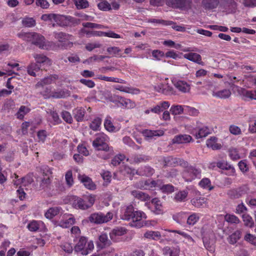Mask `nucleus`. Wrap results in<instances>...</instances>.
<instances>
[{
    "label": "nucleus",
    "mask_w": 256,
    "mask_h": 256,
    "mask_svg": "<svg viewBox=\"0 0 256 256\" xmlns=\"http://www.w3.org/2000/svg\"><path fill=\"white\" fill-rule=\"evenodd\" d=\"M180 164L186 168L182 176L186 182H192L196 178H200L201 170L192 166H188L187 162L176 158L168 157L164 159V165L166 166H176Z\"/></svg>",
    "instance_id": "obj_1"
},
{
    "label": "nucleus",
    "mask_w": 256,
    "mask_h": 256,
    "mask_svg": "<svg viewBox=\"0 0 256 256\" xmlns=\"http://www.w3.org/2000/svg\"><path fill=\"white\" fill-rule=\"evenodd\" d=\"M18 38L37 46L43 50H56V46L52 42L46 40L44 37L36 32H21L18 34Z\"/></svg>",
    "instance_id": "obj_2"
},
{
    "label": "nucleus",
    "mask_w": 256,
    "mask_h": 256,
    "mask_svg": "<svg viewBox=\"0 0 256 256\" xmlns=\"http://www.w3.org/2000/svg\"><path fill=\"white\" fill-rule=\"evenodd\" d=\"M136 187L140 189L160 190L162 192L170 194L174 191V187L170 184H164L160 180L140 181L136 184Z\"/></svg>",
    "instance_id": "obj_3"
},
{
    "label": "nucleus",
    "mask_w": 256,
    "mask_h": 256,
    "mask_svg": "<svg viewBox=\"0 0 256 256\" xmlns=\"http://www.w3.org/2000/svg\"><path fill=\"white\" fill-rule=\"evenodd\" d=\"M95 196L88 195L81 198L72 196L70 198V203L72 207L78 210H86L90 208L94 203Z\"/></svg>",
    "instance_id": "obj_4"
},
{
    "label": "nucleus",
    "mask_w": 256,
    "mask_h": 256,
    "mask_svg": "<svg viewBox=\"0 0 256 256\" xmlns=\"http://www.w3.org/2000/svg\"><path fill=\"white\" fill-rule=\"evenodd\" d=\"M94 248L93 242L92 240L88 241L86 237L82 236L75 246L74 250L78 254L86 256L90 253Z\"/></svg>",
    "instance_id": "obj_5"
},
{
    "label": "nucleus",
    "mask_w": 256,
    "mask_h": 256,
    "mask_svg": "<svg viewBox=\"0 0 256 256\" xmlns=\"http://www.w3.org/2000/svg\"><path fill=\"white\" fill-rule=\"evenodd\" d=\"M108 138L104 133H99L96 134V138L92 142V146L98 150L112 151V148H110L106 144Z\"/></svg>",
    "instance_id": "obj_6"
},
{
    "label": "nucleus",
    "mask_w": 256,
    "mask_h": 256,
    "mask_svg": "<svg viewBox=\"0 0 256 256\" xmlns=\"http://www.w3.org/2000/svg\"><path fill=\"white\" fill-rule=\"evenodd\" d=\"M54 36L56 40L62 43V44L58 46V48H66L68 47L70 48L72 46V42H70L72 40V36L71 35L62 32H56L54 33Z\"/></svg>",
    "instance_id": "obj_7"
},
{
    "label": "nucleus",
    "mask_w": 256,
    "mask_h": 256,
    "mask_svg": "<svg viewBox=\"0 0 256 256\" xmlns=\"http://www.w3.org/2000/svg\"><path fill=\"white\" fill-rule=\"evenodd\" d=\"M114 214L111 212H108L106 214H104L101 212L94 213L89 216L88 219L91 222L102 224L107 222L111 220Z\"/></svg>",
    "instance_id": "obj_8"
},
{
    "label": "nucleus",
    "mask_w": 256,
    "mask_h": 256,
    "mask_svg": "<svg viewBox=\"0 0 256 256\" xmlns=\"http://www.w3.org/2000/svg\"><path fill=\"white\" fill-rule=\"evenodd\" d=\"M146 214L141 210H136L134 212L132 216V226L140 228L145 224L144 221L146 219Z\"/></svg>",
    "instance_id": "obj_9"
},
{
    "label": "nucleus",
    "mask_w": 256,
    "mask_h": 256,
    "mask_svg": "<svg viewBox=\"0 0 256 256\" xmlns=\"http://www.w3.org/2000/svg\"><path fill=\"white\" fill-rule=\"evenodd\" d=\"M168 78H166L164 82L154 86V90L160 93L166 95H172L174 94V88L170 86L168 82Z\"/></svg>",
    "instance_id": "obj_10"
},
{
    "label": "nucleus",
    "mask_w": 256,
    "mask_h": 256,
    "mask_svg": "<svg viewBox=\"0 0 256 256\" xmlns=\"http://www.w3.org/2000/svg\"><path fill=\"white\" fill-rule=\"evenodd\" d=\"M91 108L90 107L77 108L74 110V118L78 122H81L85 119H88L90 115L88 112L90 113Z\"/></svg>",
    "instance_id": "obj_11"
},
{
    "label": "nucleus",
    "mask_w": 256,
    "mask_h": 256,
    "mask_svg": "<svg viewBox=\"0 0 256 256\" xmlns=\"http://www.w3.org/2000/svg\"><path fill=\"white\" fill-rule=\"evenodd\" d=\"M152 212L156 214L163 212V208L160 201L157 198H153L149 204H146Z\"/></svg>",
    "instance_id": "obj_12"
},
{
    "label": "nucleus",
    "mask_w": 256,
    "mask_h": 256,
    "mask_svg": "<svg viewBox=\"0 0 256 256\" xmlns=\"http://www.w3.org/2000/svg\"><path fill=\"white\" fill-rule=\"evenodd\" d=\"M46 90H47L46 92V93L44 94L45 98H48L50 97L57 98H64L70 95V92L68 90H60L53 92H51L50 88H46Z\"/></svg>",
    "instance_id": "obj_13"
},
{
    "label": "nucleus",
    "mask_w": 256,
    "mask_h": 256,
    "mask_svg": "<svg viewBox=\"0 0 256 256\" xmlns=\"http://www.w3.org/2000/svg\"><path fill=\"white\" fill-rule=\"evenodd\" d=\"M75 219L72 214H64L62 216V220L58 222V226L62 228H67L74 224Z\"/></svg>",
    "instance_id": "obj_14"
},
{
    "label": "nucleus",
    "mask_w": 256,
    "mask_h": 256,
    "mask_svg": "<svg viewBox=\"0 0 256 256\" xmlns=\"http://www.w3.org/2000/svg\"><path fill=\"white\" fill-rule=\"evenodd\" d=\"M36 64L41 66H44L48 67L52 64V60L46 57V56L42 54H34L33 55Z\"/></svg>",
    "instance_id": "obj_15"
},
{
    "label": "nucleus",
    "mask_w": 256,
    "mask_h": 256,
    "mask_svg": "<svg viewBox=\"0 0 256 256\" xmlns=\"http://www.w3.org/2000/svg\"><path fill=\"white\" fill-rule=\"evenodd\" d=\"M203 242L205 248L210 252H213L215 250V239L212 234H209L208 236H204L203 238Z\"/></svg>",
    "instance_id": "obj_16"
},
{
    "label": "nucleus",
    "mask_w": 256,
    "mask_h": 256,
    "mask_svg": "<svg viewBox=\"0 0 256 256\" xmlns=\"http://www.w3.org/2000/svg\"><path fill=\"white\" fill-rule=\"evenodd\" d=\"M63 210L60 206L52 207L48 208L44 212L45 217L48 220H52L54 216L58 215H62Z\"/></svg>",
    "instance_id": "obj_17"
},
{
    "label": "nucleus",
    "mask_w": 256,
    "mask_h": 256,
    "mask_svg": "<svg viewBox=\"0 0 256 256\" xmlns=\"http://www.w3.org/2000/svg\"><path fill=\"white\" fill-rule=\"evenodd\" d=\"M248 191V187L246 186H243L238 188L231 190L229 192V194L232 198H237L247 194Z\"/></svg>",
    "instance_id": "obj_18"
},
{
    "label": "nucleus",
    "mask_w": 256,
    "mask_h": 256,
    "mask_svg": "<svg viewBox=\"0 0 256 256\" xmlns=\"http://www.w3.org/2000/svg\"><path fill=\"white\" fill-rule=\"evenodd\" d=\"M78 179L86 188L92 190L96 188V185L92 182V179L86 175L80 174L78 176Z\"/></svg>",
    "instance_id": "obj_19"
},
{
    "label": "nucleus",
    "mask_w": 256,
    "mask_h": 256,
    "mask_svg": "<svg viewBox=\"0 0 256 256\" xmlns=\"http://www.w3.org/2000/svg\"><path fill=\"white\" fill-rule=\"evenodd\" d=\"M172 82L175 87L182 92H188L190 89V85L184 80H172Z\"/></svg>",
    "instance_id": "obj_20"
},
{
    "label": "nucleus",
    "mask_w": 256,
    "mask_h": 256,
    "mask_svg": "<svg viewBox=\"0 0 256 256\" xmlns=\"http://www.w3.org/2000/svg\"><path fill=\"white\" fill-rule=\"evenodd\" d=\"M28 229L32 232L42 230L44 228V224L42 221L32 220L27 226Z\"/></svg>",
    "instance_id": "obj_21"
},
{
    "label": "nucleus",
    "mask_w": 256,
    "mask_h": 256,
    "mask_svg": "<svg viewBox=\"0 0 256 256\" xmlns=\"http://www.w3.org/2000/svg\"><path fill=\"white\" fill-rule=\"evenodd\" d=\"M206 144L213 150H220L222 148L221 144L218 142V138L215 136H211L207 140Z\"/></svg>",
    "instance_id": "obj_22"
},
{
    "label": "nucleus",
    "mask_w": 256,
    "mask_h": 256,
    "mask_svg": "<svg viewBox=\"0 0 256 256\" xmlns=\"http://www.w3.org/2000/svg\"><path fill=\"white\" fill-rule=\"evenodd\" d=\"M134 212V208L132 205L124 208L122 210L121 218L124 220H130L132 218Z\"/></svg>",
    "instance_id": "obj_23"
},
{
    "label": "nucleus",
    "mask_w": 256,
    "mask_h": 256,
    "mask_svg": "<svg viewBox=\"0 0 256 256\" xmlns=\"http://www.w3.org/2000/svg\"><path fill=\"white\" fill-rule=\"evenodd\" d=\"M184 57L189 60L197 63L198 64L204 65V62L202 61L201 56L196 53L189 52L185 54Z\"/></svg>",
    "instance_id": "obj_24"
},
{
    "label": "nucleus",
    "mask_w": 256,
    "mask_h": 256,
    "mask_svg": "<svg viewBox=\"0 0 256 256\" xmlns=\"http://www.w3.org/2000/svg\"><path fill=\"white\" fill-rule=\"evenodd\" d=\"M142 135L147 139L152 138L154 136H160L164 134L162 130H144L142 132Z\"/></svg>",
    "instance_id": "obj_25"
},
{
    "label": "nucleus",
    "mask_w": 256,
    "mask_h": 256,
    "mask_svg": "<svg viewBox=\"0 0 256 256\" xmlns=\"http://www.w3.org/2000/svg\"><path fill=\"white\" fill-rule=\"evenodd\" d=\"M110 241L108 239V236L105 233H102L98 238V240L96 242L98 248H103L110 244Z\"/></svg>",
    "instance_id": "obj_26"
},
{
    "label": "nucleus",
    "mask_w": 256,
    "mask_h": 256,
    "mask_svg": "<svg viewBox=\"0 0 256 256\" xmlns=\"http://www.w3.org/2000/svg\"><path fill=\"white\" fill-rule=\"evenodd\" d=\"M126 234V229L122 227H118L113 229L110 233V238L113 240H116L117 237L122 236Z\"/></svg>",
    "instance_id": "obj_27"
},
{
    "label": "nucleus",
    "mask_w": 256,
    "mask_h": 256,
    "mask_svg": "<svg viewBox=\"0 0 256 256\" xmlns=\"http://www.w3.org/2000/svg\"><path fill=\"white\" fill-rule=\"evenodd\" d=\"M117 100L122 106L127 108H133L136 106L134 102L128 98L117 96Z\"/></svg>",
    "instance_id": "obj_28"
},
{
    "label": "nucleus",
    "mask_w": 256,
    "mask_h": 256,
    "mask_svg": "<svg viewBox=\"0 0 256 256\" xmlns=\"http://www.w3.org/2000/svg\"><path fill=\"white\" fill-rule=\"evenodd\" d=\"M144 236L150 240H158L161 238L162 234L158 231L148 230L144 234Z\"/></svg>",
    "instance_id": "obj_29"
},
{
    "label": "nucleus",
    "mask_w": 256,
    "mask_h": 256,
    "mask_svg": "<svg viewBox=\"0 0 256 256\" xmlns=\"http://www.w3.org/2000/svg\"><path fill=\"white\" fill-rule=\"evenodd\" d=\"M221 2L224 4V6L228 8V12H234L237 7L236 2L241 0H220Z\"/></svg>",
    "instance_id": "obj_30"
},
{
    "label": "nucleus",
    "mask_w": 256,
    "mask_h": 256,
    "mask_svg": "<svg viewBox=\"0 0 256 256\" xmlns=\"http://www.w3.org/2000/svg\"><path fill=\"white\" fill-rule=\"evenodd\" d=\"M54 22L58 26H66L68 24L70 19L65 16L55 14Z\"/></svg>",
    "instance_id": "obj_31"
},
{
    "label": "nucleus",
    "mask_w": 256,
    "mask_h": 256,
    "mask_svg": "<svg viewBox=\"0 0 256 256\" xmlns=\"http://www.w3.org/2000/svg\"><path fill=\"white\" fill-rule=\"evenodd\" d=\"M115 88L120 92L128 93L132 94H138L140 93V90L137 88L131 86H116Z\"/></svg>",
    "instance_id": "obj_32"
},
{
    "label": "nucleus",
    "mask_w": 256,
    "mask_h": 256,
    "mask_svg": "<svg viewBox=\"0 0 256 256\" xmlns=\"http://www.w3.org/2000/svg\"><path fill=\"white\" fill-rule=\"evenodd\" d=\"M93 36H106L114 38H122L120 35L112 32L109 31L108 32H104L101 31H96L94 32L92 34Z\"/></svg>",
    "instance_id": "obj_33"
},
{
    "label": "nucleus",
    "mask_w": 256,
    "mask_h": 256,
    "mask_svg": "<svg viewBox=\"0 0 256 256\" xmlns=\"http://www.w3.org/2000/svg\"><path fill=\"white\" fill-rule=\"evenodd\" d=\"M192 140L191 136L188 134H180L174 136L172 140L174 143L184 144L190 142Z\"/></svg>",
    "instance_id": "obj_34"
},
{
    "label": "nucleus",
    "mask_w": 256,
    "mask_h": 256,
    "mask_svg": "<svg viewBox=\"0 0 256 256\" xmlns=\"http://www.w3.org/2000/svg\"><path fill=\"white\" fill-rule=\"evenodd\" d=\"M184 0H166V4L172 8L182 9L184 7Z\"/></svg>",
    "instance_id": "obj_35"
},
{
    "label": "nucleus",
    "mask_w": 256,
    "mask_h": 256,
    "mask_svg": "<svg viewBox=\"0 0 256 256\" xmlns=\"http://www.w3.org/2000/svg\"><path fill=\"white\" fill-rule=\"evenodd\" d=\"M105 128L110 132H116L120 129L118 126H114L111 121L110 117H106L104 122Z\"/></svg>",
    "instance_id": "obj_36"
},
{
    "label": "nucleus",
    "mask_w": 256,
    "mask_h": 256,
    "mask_svg": "<svg viewBox=\"0 0 256 256\" xmlns=\"http://www.w3.org/2000/svg\"><path fill=\"white\" fill-rule=\"evenodd\" d=\"M231 94V92L228 89H223L218 91L213 92L212 96L220 98H228Z\"/></svg>",
    "instance_id": "obj_37"
},
{
    "label": "nucleus",
    "mask_w": 256,
    "mask_h": 256,
    "mask_svg": "<svg viewBox=\"0 0 256 256\" xmlns=\"http://www.w3.org/2000/svg\"><path fill=\"white\" fill-rule=\"evenodd\" d=\"M40 66L35 62L30 63L27 67L28 74L32 76H36V72L40 70Z\"/></svg>",
    "instance_id": "obj_38"
},
{
    "label": "nucleus",
    "mask_w": 256,
    "mask_h": 256,
    "mask_svg": "<svg viewBox=\"0 0 256 256\" xmlns=\"http://www.w3.org/2000/svg\"><path fill=\"white\" fill-rule=\"evenodd\" d=\"M187 217V213L183 212L176 213L172 216L174 220L180 224H183Z\"/></svg>",
    "instance_id": "obj_39"
},
{
    "label": "nucleus",
    "mask_w": 256,
    "mask_h": 256,
    "mask_svg": "<svg viewBox=\"0 0 256 256\" xmlns=\"http://www.w3.org/2000/svg\"><path fill=\"white\" fill-rule=\"evenodd\" d=\"M131 194L135 198L141 200L146 201L150 198L148 194L139 190H132L131 192Z\"/></svg>",
    "instance_id": "obj_40"
},
{
    "label": "nucleus",
    "mask_w": 256,
    "mask_h": 256,
    "mask_svg": "<svg viewBox=\"0 0 256 256\" xmlns=\"http://www.w3.org/2000/svg\"><path fill=\"white\" fill-rule=\"evenodd\" d=\"M98 79L103 80L106 82H116V83H120V84H125L126 82L120 78L112 77V76H104L102 75H99L98 76L97 78Z\"/></svg>",
    "instance_id": "obj_41"
},
{
    "label": "nucleus",
    "mask_w": 256,
    "mask_h": 256,
    "mask_svg": "<svg viewBox=\"0 0 256 256\" xmlns=\"http://www.w3.org/2000/svg\"><path fill=\"white\" fill-rule=\"evenodd\" d=\"M163 44L170 48H173L177 50H181L184 52H190V48H181V45L178 44H176L174 41L172 40H166L163 42Z\"/></svg>",
    "instance_id": "obj_42"
},
{
    "label": "nucleus",
    "mask_w": 256,
    "mask_h": 256,
    "mask_svg": "<svg viewBox=\"0 0 256 256\" xmlns=\"http://www.w3.org/2000/svg\"><path fill=\"white\" fill-rule=\"evenodd\" d=\"M170 112L172 115H180L184 112V105H172L170 108Z\"/></svg>",
    "instance_id": "obj_43"
},
{
    "label": "nucleus",
    "mask_w": 256,
    "mask_h": 256,
    "mask_svg": "<svg viewBox=\"0 0 256 256\" xmlns=\"http://www.w3.org/2000/svg\"><path fill=\"white\" fill-rule=\"evenodd\" d=\"M154 172V169L148 166L142 167L138 170V174L141 176H150Z\"/></svg>",
    "instance_id": "obj_44"
},
{
    "label": "nucleus",
    "mask_w": 256,
    "mask_h": 256,
    "mask_svg": "<svg viewBox=\"0 0 256 256\" xmlns=\"http://www.w3.org/2000/svg\"><path fill=\"white\" fill-rule=\"evenodd\" d=\"M216 166L222 170H230L232 173L234 172V166L224 160L220 161L217 162Z\"/></svg>",
    "instance_id": "obj_45"
},
{
    "label": "nucleus",
    "mask_w": 256,
    "mask_h": 256,
    "mask_svg": "<svg viewBox=\"0 0 256 256\" xmlns=\"http://www.w3.org/2000/svg\"><path fill=\"white\" fill-rule=\"evenodd\" d=\"M241 236V232L236 230L228 238V240L230 244H236Z\"/></svg>",
    "instance_id": "obj_46"
},
{
    "label": "nucleus",
    "mask_w": 256,
    "mask_h": 256,
    "mask_svg": "<svg viewBox=\"0 0 256 256\" xmlns=\"http://www.w3.org/2000/svg\"><path fill=\"white\" fill-rule=\"evenodd\" d=\"M124 176H128L131 179V176H134V174H138V170L132 169L128 166H125L120 172Z\"/></svg>",
    "instance_id": "obj_47"
},
{
    "label": "nucleus",
    "mask_w": 256,
    "mask_h": 256,
    "mask_svg": "<svg viewBox=\"0 0 256 256\" xmlns=\"http://www.w3.org/2000/svg\"><path fill=\"white\" fill-rule=\"evenodd\" d=\"M98 8L104 12L110 11L112 10L111 4L106 0H102L97 4Z\"/></svg>",
    "instance_id": "obj_48"
},
{
    "label": "nucleus",
    "mask_w": 256,
    "mask_h": 256,
    "mask_svg": "<svg viewBox=\"0 0 256 256\" xmlns=\"http://www.w3.org/2000/svg\"><path fill=\"white\" fill-rule=\"evenodd\" d=\"M188 194V192L186 190L180 191L176 194L174 200L178 202H184Z\"/></svg>",
    "instance_id": "obj_49"
},
{
    "label": "nucleus",
    "mask_w": 256,
    "mask_h": 256,
    "mask_svg": "<svg viewBox=\"0 0 256 256\" xmlns=\"http://www.w3.org/2000/svg\"><path fill=\"white\" fill-rule=\"evenodd\" d=\"M191 202L193 206L197 208L203 206L206 204V199L204 198L199 197L195 198L191 200Z\"/></svg>",
    "instance_id": "obj_50"
},
{
    "label": "nucleus",
    "mask_w": 256,
    "mask_h": 256,
    "mask_svg": "<svg viewBox=\"0 0 256 256\" xmlns=\"http://www.w3.org/2000/svg\"><path fill=\"white\" fill-rule=\"evenodd\" d=\"M106 56L101 55H94L84 62V64H91L94 62H100L102 61Z\"/></svg>",
    "instance_id": "obj_51"
},
{
    "label": "nucleus",
    "mask_w": 256,
    "mask_h": 256,
    "mask_svg": "<svg viewBox=\"0 0 256 256\" xmlns=\"http://www.w3.org/2000/svg\"><path fill=\"white\" fill-rule=\"evenodd\" d=\"M242 94L246 99L256 100V90H242Z\"/></svg>",
    "instance_id": "obj_52"
},
{
    "label": "nucleus",
    "mask_w": 256,
    "mask_h": 256,
    "mask_svg": "<svg viewBox=\"0 0 256 256\" xmlns=\"http://www.w3.org/2000/svg\"><path fill=\"white\" fill-rule=\"evenodd\" d=\"M210 134V130L206 126H203L200 128L198 132L195 134V136L196 138H200L206 137Z\"/></svg>",
    "instance_id": "obj_53"
},
{
    "label": "nucleus",
    "mask_w": 256,
    "mask_h": 256,
    "mask_svg": "<svg viewBox=\"0 0 256 256\" xmlns=\"http://www.w3.org/2000/svg\"><path fill=\"white\" fill-rule=\"evenodd\" d=\"M30 111V109L28 107L24 106H21L16 114L17 118L22 120Z\"/></svg>",
    "instance_id": "obj_54"
},
{
    "label": "nucleus",
    "mask_w": 256,
    "mask_h": 256,
    "mask_svg": "<svg viewBox=\"0 0 256 256\" xmlns=\"http://www.w3.org/2000/svg\"><path fill=\"white\" fill-rule=\"evenodd\" d=\"M245 226L252 228L254 226L252 218L248 214H244L242 216Z\"/></svg>",
    "instance_id": "obj_55"
},
{
    "label": "nucleus",
    "mask_w": 256,
    "mask_h": 256,
    "mask_svg": "<svg viewBox=\"0 0 256 256\" xmlns=\"http://www.w3.org/2000/svg\"><path fill=\"white\" fill-rule=\"evenodd\" d=\"M199 185L204 189L210 190L213 188L210 180L208 178H202L199 182Z\"/></svg>",
    "instance_id": "obj_56"
},
{
    "label": "nucleus",
    "mask_w": 256,
    "mask_h": 256,
    "mask_svg": "<svg viewBox=\"0 0 256 256\" xmlns=\"http://www.w3.org/2000/svg\"><path fill=\"white\" fill-rule=\"evenodd\" d=\"M199 214L194 213L187 217V224L188 225H194L200 219Z\"/></svg>",
    "instance_id": "obj_57"
},
{
    "label": "nucleus",
    "mask_w": 256,
    "mask_h": 256,
    "mask_svg": "<svg viewBox=\"0 0 256 256\" xmlns=\"http://www.w3.org/2000/svg\"><path fill=\"white\" fill-rule=\"evenodd\" d=\"M48 120L53 124L60 123V120L56 112L51 111L49 114Z\"/></svg>",
    "instance_id": "obj_58"
},
{
    "label": "nucleus",
    "mask_w": 256,
    "mask_h": 256,
    "mask_svg": "<svg viewBox=\"0 0 256 256\" xmlns=\"http://www.w3.org/2000/svg\"><path fill=\"white\" fill-rule=\"evenodd\" d=\"M184 112L186 114H188L193 116H197L199 114V112L197 109L188 106H184Z\"/></svg>",
    "instance_id": "obj_59"
},
{
    "label": "nucleus",
    "mask_w": 256,
    "mask_h": 256,
    "mask_svg": "<svg viewBox=\"0 0 256 256\" xmlns=\"http://www.w3.org/2000/svg\"><path fill=\"white\" fill-rule=\"evenodd\" d=\"M244 240L246 242L256 247V236L249 232H246L244 236Z\"/></svg>",
    "instance_id": "obj_60"
},
{
    "label": "nucleus",
    "mask_w": 256,
    "mask_h": 256,
    "mask_svg": "<svg viewBox=\"0 0 256 256\" xmlns=\"http://www.w3.org/2000/svg\"><path fill=\"white\" fill-rule=\"evenodd\" d=\"M228 130L231 134L234 136L240 135L242 134L241 128L235 124L230 125L229 126Z\"/></svg>",
    "instance_id": "obj_61"
},
{
    "label": "nucleus",
    "mask_w": 256,
    "mask_h": 256,
    "mask_svg": "<svg viewBox=\"0 0 256 256\" xmlns=\"http://www.w3.org/2000/svg\"><path fill=\"white\" fill-rule=\"evenodd\" d=\"M224 220L231 224H238L240 222L239 218L232 214H227L224 216Z\"/></svg>",
    "instance_id": "obj_62"
},
{
    "label": "nucleus",
    "mask_w": 256,
    "mask_h": 256,
    "mask_svg": "<svg viewBox=\"0 0 256 256\" xmlns=\"http://www.w3.org/2000/svg\"><path fill=\"white\" fill-rule=\"evenodd\" d=\"M102 120L99 118H94L90 124V128L94 130H98L100 126Z\"/></svg>",
    "instance_id": "obj_63"
},
{
    "label": "nucleus",
    "mask_w": 256,
    "mask_h": 256,
    "mask_svg": "<svg viewBox=\"0 0 256 256\" xmlns=\"http://www.w3.org/2000/svg\"><path fill=\"white\" fill-rule=\"evenodd\" d=\"M218 0H203L202 4L206 8H212L216 7L218 4Z\"/></svg>",
    "instance_id": "obj_64"
}]
</instances>
